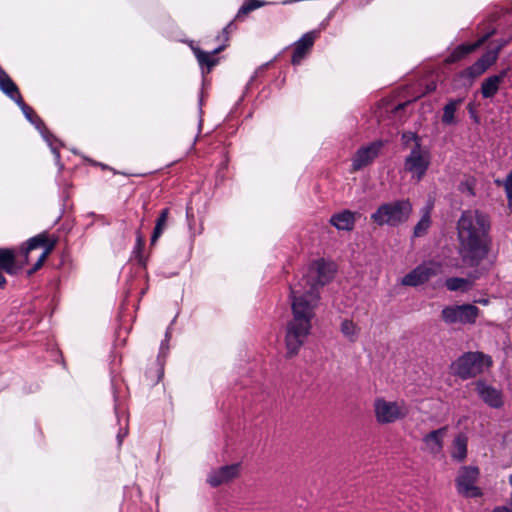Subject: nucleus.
<instances>
[{
    "label": "nucleus",
    "instance_id": "nucleus-1",
    "mask_svg": "<svg viewBox=\"0 0 512 512\" xmlns=\"http://www.w3.org/2000/svg\"><path fill=\"white\" fill-rule=\"evenodd\" d=\"M491 223L487 214L479 210H465L456 224L458 254L468 267H477L487 258L492 239Z\"/></svg>",
    "mask_w": 512,
    "mask_h": 512
},
{
    "label": "nucleus",
    "instance_id": "nucleus-2",
    "mask_svg": "<svg viewBox=\"0 0 512 512\" xmlns=\"http://www.w3.org/2000/svg\"><path fill=\"white\" fill-rule=\"evenodd\" d=\"M293 318L287 323L285 345L287 357L296 356L304 345L312 328V319L317 308V296L303 294L299 289L290 294Z\"/></svg>",
    "mask_w": 512,
    "mask_h": 512
},
{
    "label": "nucleus",
    "instance_id": "nucleus-3",
    "mask_svg": "<svg viewBox=\"0 0 512 512\" xmlns=\"http://www.w3.org/2000/svg\"><path fill=\"white\" fill-rule=\"evenodd\" d=\"M57 238H50L46 233H40L26 242L17 253L12 249L0 248V269L8 274H15L35 258V263L28 271L31 275L40 269L47 256L53 251Z\"/></svg>",
    "mask_w": 512,
    "mask_h": 512
},
{
    "label": "nucleus",
    "instance_id": "nucleus-4",
    "mask_svg": "<svg viewBox=\"0 0 512 512\" xmlns=\"http://www.w3.org/2000/svg\"><path fill=\"white\" fill-rule=\"evenodd\" d=\"M335 272L336 268L333 263L318 259L309 266L307 273L299 281L290 285V294L293 295L294 288L299 289L305 295L308 293L316 294L318 305L320 300L319 288L328 284L333 279Z\"/></svg>",
    "mask_w": 512,
    "mask_h": 512
},
{
    "label": "nucleus",
    "instance_id": "nucleus-5",
    "mask_svg": "<svg viewBox=\"0 0 512 512\" xmlns=\"http://www.w3.org/2000/svg\"><path fill=\"white\" fill-rule=\"evenodd\" d=\"M412 211L410 200L398 199L381 204L370 218L378 226L398 227L408 221Z\"/></svg>",
    "mask_w": 512,
    "mask_h": 512
},
{
    "label": "nucleus",
    "instance_id": "nucleus-6",
    "mask_svg": "<svg viewBox=\"0 0 512 512\" xmlns=\"http://www.w3.org/2000/svg\"><path fill=\"white\" fill-rule=\"evenodd\" d=\"M373 412L379 425H389L404 420L409 414V407L403 400L377 397L373 401Z\"/></svg>",
    "mask_w": 512,
    "mask_h": 512
},
{
    "label": "nucleus",
    "instance_id": "nucleus-7",
    "mask_svg": "<svg viewBox=\"0 0 512 512\" xmlns=\"http://www.w3.org/2000/svg\"><path fill=\"white\" fill-rule=\"evenodd\" d=\"M491 365L492 359L489 355L482 352H467L453 362L451 368L454 375L466 380L477 376Z\"/></svg>",
    "mask_w": 512,
    "mask_h": 512
},
{
    "label": "nucleus",
    "instance_id": "nucleus-8",
    "mask_svg": "<svg viewBox=\"0 0 512 512\" xmlns=\"http://www.w3.org/2000/svg\"><path fill=\"white\" fill-rule=\"evenodd\" d=\"M479 315V308L472 304L450 305L441 311L442 320L446 324H474Z\"/></svg>",
    "mask_w": 512,
    "mask_h": 512
},
{
    "label": "nucleus",
    "instance_id": "nucleus-9",
    "mask_svg": "<svg viewBox=\"0 0 512 512\" xmlns=\"http://www.w3.org/2000/svg\"><path fill=\"white\" fill-rule=\"evenodd\" d=\"M429 165V152L421 147V143H416L405 159V170L410 172L419 181L425 175Z\"/></svg>",
    "mask_w": 512,
    "mask_h": 512
},
{
    "label": "nucleus",
    "instance_id": "nucleus-10",
    "mask_svg": "<svg viewBox=\"0 0 512 512\" xmlns=\"http://www.w3.org/2000/svg\"><path fill=\"white\" fill-rule=\"evenodd\" d=\"M479 476V469L472 466H464L460 469L455 480L459 494L467 498L480 497L482 492L476 482Z\"/></svg>",
    "mask_w": 512,
    "mask_h": 512
},
{
    "label": "nucleus",
    "instance_id": "nucleus-11",
    "mask_svg": "<svg viewBox=\"0 0 512 512\" xmlns=\"http://www.w3.org/2000/svg\"><path fill=\"white\" fill-rule=\"evenodd\" d=\"M441 265L440 263L428 261L418 265L411 272L406 274L402 280L401 284L405 286L416 287L421 284H424L432 277L436 276L440 273Z\"/></svg>",
    "mask_w": 512,
    "mask_h": 512
},
{
    "label": "nucleus",
    "instance_id": "nucleus-12",
    "mask_svg": "<svg viewBox=\"0 0 512 512\" xmlns=\"http://www.w3.org/2000/svg\"><path fill=\"white\" fill-rule=\"evenodd\" d=\"M383 146L384 142L377 140L359 148L352 158L353 171H359L371 164L377 158Z\"/></svg>",
    "mask_w": 512,
    "mask_h": 512
},
{
    "label": "nucleus",
    "instance_id": "nucleus-13",
    "mask_svg": "<svg viewBox=\"0 0 512 512\" xmlns=\"http://www.w3.org/2000/svg\"><path fill=\"white\" fill-rule=\"evenodd\" d=\"M189 45H190V48H191L194 56L197 59V62L199 64L203 74L210 73V71L213 69V67H215L218 64L219 58L216 57V54L223 51L227 46V44L224 43V44L218 46L217 48H215L214 50H212L211 52H205L202 49H200L199 47L195 46L193 44V41H191Z\"/></svg>",
    "mask_w": 512,
    "mask_h": 512
},
{
    "label": "nucleus",
    "instance_id": "nucleus-14",
    "mask_svg": "<svg viewBox=\"0 0 512 512\" xmlns=\"http://www.w3.org/2000/svg\"><path fill=\"white\" fill-rule=\"evenodd\" d=\"M239 469V464L222 466L210 472L207 482L212 487H218L222 484L228 483L239 475Z\"/></svg>",
    "mask_w": 512,
    "mask_h": 512
},
{
    "label": "nucleus",
    "instance_id": "nucleus-15",
    "mask_svg": "<svg viewBox=\"0 0 512 512\" xmlns=\"http://www.w3.org/2000/svg\"><path fill=\"white\" fill-rule=\"evenodd\" d=\"M316 39V32L305 33L298 41L294 43L291 63L299 65L312 48Z\"/></svg>",
    "mask_w": 512,
    "mask_h": 512
},
{
    "label": "nucleus",
    "instance_id": "nucleus-16",
    "mask_svg": "<svg viewBox=\"0 0 512 512\" xmlns=\"http://www.w3.org/2000/svg\"><path fill=\"white\" fill-rule=\"evenodd\" d=\"M476 391L479 397L490 407L497 409L503 406L501 391L486 384L484 381L476 383Z\"/></svg>",
    "mask_w": 512,
    "mask_h": 512
},
{
    "label": "nucleus",
    "instance_id": "nucleus-17",
    "mask_svg": "<svg viewBox=\"0 0 512 512\" xmlns=\"http://www.w3.org/2000/svg\"><path fill=\"white\" fill-rule=\"evenodd\" d=\"M357 213L344 209L338 213H335L330 218V224L337 230L341 231H352L355 226Z\"/></svg>",
    "mask_w": 512,
    "mask_h": 512
},
{
    "label": "nucleus",
    "instance_id": "nucleus-18",
    "mask_svg": "<svg viewBox=\"0 0 512 512\" xmlns=\"http://www.w3.org/2000/svg\"><path fill=\"white\" fill-rule=\"evenodd\" d=\"M491 35L492 33L485 34L476 42L471 44L458 45L448 56L447 61L449 63H454L465 58L467 55H469L470 53L478 49L480 46H482L490 38Z\"/></svg>",
    "mask_w": 512,
    "mask_h": 512
},
{
    "label": "nucleus",
    "instance_id": "nucleus-19",
    "mask_svg": "<svg viewBox=\"0 0 512 512\" xmlns=\"http://www.w3.org/2000/svg\"><path fill=\"white\" fill-rule=\"evenodd\" d=\"M508 74V69H503L499 74L491 75L481 84V95L483 98H493L499 91L500 84Z\"/></svg>",
    "mask_w": 512,
    "mask_h": 512
},
{
    "label": "nucleus",
    "instance_id": "nucleus-20",
    "mask_svg": "<svg viewBox=\"0 0 512 512\" xmlns=\"http://www.w3.org/2000/svg\"><path fill=\"white\" fill-rule=\"evenodd\" d=\"M447 428L442 427L437 430H433L423 437V443L425 449L434 455L440 454L443 449V438L446 434Z\"/></svg>",
    "mask_w": 512,
    "mask_h": 512
},
{
    "label": "nucleus",
    "instance_id": "nucleus-21",
    "mask_svg": "<svg viewBox=\"0 0 512 512\" xmlns=\"http://www.w3.org/2000/svg\"><path fill=\"white\" fill-rule=\"evenodd\" d=\"M463 98L449 99L443 107V115L441 121L444 125H455L457 123L455 113L463 103Z\"/></svg>",
    "mask_w": 512,
    "mask_h": 512
},
{
    "label": "nucleus",
    "instance_id": "nucleus-22",
    "mask_svg": "<svg viewBox=\"0 0 512 512\" xmlns=\"http://www.w3.org/2000/svg\"><path fill=\"white\" fill-rule=\"evenodd\" d=\"M477 276H474L473 279L470 278H461V277H450L445 280V287L449 291H461L466 292L470 290L473 286L474 280Z\"/></svg>",
    "mask_w": 512,
    "mask_h": 512
},
{
    "label": "nucleus",
    "instance_id": "nucleus-23",
    "mask_svg": "<svg viewBox=\"0 0 512 512\" xmlns=\"http://www.w3.org/2000/svg\"><path fill=\"white\" fill-rule=\"evenodd\" d=\"M0 89L14 102L22 97L16 84L5 72L0 74Z\"/></svg>",
    "mask_w": 512,
    "mask_h": 512
},
{
    "label": "nucleus",
    "instance_id": "nucleus-24",
    "mask_svg": "<svg viewBox=\"0 0 512 512\" xmlns=\"http://www.w3.org/2000/svg\"><path fill=\"white\" fill-rule=\"evenodd\" d=\"M169 214V208H164L160 211L159 216L155 223L153 233L151 235V245H154L157 242V240L160 238L162 233L167 228Z\"/></svg>",
    "mask_w": 512,
    "mask_h": 512
},
{
    "label": "nucleus",
    "instance_id": "nucleus-25",
    "mask_svg": "<svg viewBox=\"0 0 512 512\" xmlns=\"http://www.w3.org/2000/svg\"><path fill=\"white\" fill-rule=\"evenodd\" d=\"M431 226V207L426 206L423 209L422 216L417 224L414 226L413 236L422 237L424 236Z\"/></svg>",
    "mask_w": 512,
    "mask_h": 512
},
{
    "label": "nucleus",
    "instance_id": "nucleus-26",
    "mask_svg": "<svg viewBox=\"0 0 512 512\" xmlns=\"http://www.w3.org/2000/svg\"><path fill=\"white\" fill-rule=\"evenodd\" d=\"M340 331L350 342H355L359 335V327L349 319H344L341 322Z\"/></svg>",
    "mask_w": 512,
    "mask_h": 512
},
{
    "label": "nucleus",
    "instance_id": "nucleus-27",
    "mask_svg": "<svg viewBox=\"0 0 512 512\" xmlns=\"http://www.w3.org/2000/svg\"><path fill=\"white\" fill-rule=\"evenodd\" d=\"M265 5V2L260 0H247L238 10L235 19H240L241 17L247 15L251 11L260 8Z\"/></svg>",
    "mask_w": 512,
    "mask_h": 512
},
{
    "label": "nucleus",
    "instance_id": "nucleus-28",
    "mask_svg": "<svg viewBox=\"0 0 512 512\" xmlns=\"http://www.w3.org/2000/svg\"><path fill=\"white\" fill-rule=\"evenodd\" d=\"M485 71L484 67L476 61L461 72V77L472 80L483 74Z\"/></svg>",
    "mask_w": 512,
    "mask_h": 512
},
{
    "label": "nucleus",
    "instance_id": "nucleus-29",
    "mask_svg": "<svg viewBox=\"0 0 512 512\" xmlns=\"http://www.w3.org/2000/svg\"><path fill=\"white\" fill-rule=\"evenodd\" d=\"M454 446L456 448V453L453 454V457L459 461H462L467 454L466 439L460 436L456 437L454 439Z\"/></svg>",
    "mask_w": 512,
    "mask_h": 512
},
{
    "label": "nucleus",
    "instance_id": "nucleus-30",
    "mask_svg": "<svg viewBox=\"0 0 512 512\" xmlns=\"http://www.w3.org/2000/svg\"><path fill=\"white\" fill-rule=\"evenodd\" d=\"M15 103L20 107L27 120L31 123L36 124L37 121L41 122L40 118L34 113L33 109L23 101L22 97Z\"/></svg>",
    "mask_w": 512,
    "mask_h": 512
},
{
    "label": "nucleus",
    "instance_id": "nucleus-31",
    "mask_svg": "<svg viewBox=\"0 0 512 512\" xmlns=\"http://www.w3.org/2000/svg\"><path fill=\"white\" fill-rule=\"evenodd\" d=\"M498 59L497 51L488 50L485 52L477 61L487 70L491 67Z\"/></svg>",
    "mask_w": 512,
    "mask_h": 512
},
{
    "label": "nucleus",
    "instance_id": "nucleus-32",
    "mask_svg": "<svg viewBox=\"0 0 512 512\" xmlns=\"http://www.w3.org/2000/svg\"><path fill=\"white\" fill-rule=\"evenodd\" d=\"M143 249H144V240L141 235H138L136 238L133 254L135 259H137L138 263L141 265H145V258L143 257Z\"/></svg>",
    "mask_w": 512,
    "mask_h": 512
},
{
    "label": "nucleus",
    "instance_id": "nucleus-33",
    "mask_svg": "<svg viewBox=\"0 0 512 512\" xmlns=\"http://www.w3.org/2000/svg\"><path fill=\"white\" fill-rule=\"evenodd\" d=\"M504 188L508 199V205L509 207H512V170L506 177Z\"/></svg>",
    "mask_w": 512,
    "mask_h": 512
},
{
    "label": "nucleus",
    "instance_id": "nucleus-34",
    "mask_svg": "<svg viewBox=\"0 0 512 512\" xmlns=\"http://www.w3.org/2000/svg\"><path fill=\"white\" fill-rule=\"evenodd\" d=\"M401 139L405 146H407L410 142H414V145L416 143H420L419 137L417 136L416 133H413V132H404L402 134Z\"/></svg>",
    "mask_w": 512,
    "mask_h": 512
},
{
    "label": "nucleus",
    "instance_id": "nucleus-35",
    "mask_svg": "<svg viewBox=\"0 0 512 512\" xmlns=\"http://www.w3.org/2000/svg\"><path fill=\"white\" fill-rule=\"evenodd\" d=\"M236 28V26L234 25V22L231 21L229 22L222 30V35L225 39V42H227L229 40V34Z\"/></svg>",
    "mask_w": 512,
    "mask_h": 512
},
{
    "label": "nucleus",
    "instance_id": "nucleus-36",
    "mask_svg": "<svg viewBox=\"0 0 512 512\" xmlns=\"http://www.w3.org/2000/svg\"><path fill=\"white\" fill-rule=\"evenodd\" d=\"M168 337H169V334L168 332L166 333V339L164 341H162L161 345H160V352H159V358L162 356V355H166L167 351H168Z\"/></svg>",
    "mask_w": 512,
    "mask_h": 512
},
{
    "label": "nucleus",
    "instance_id": "nucleus-37",
    "mask_svg": "<svg viewBox=\"0 0 512 512\" xmlns=\"http://www.w3.org/2000/svg\"><path fill=\"white\" fill-rule=\"evenodd\" d=\"M496 42H497V45L492 50L497 51V55H499V52L509 43V40L501 39V40H497Z\"/></svg>",
    "mask_w": 512,
    "mask_h": 512
},
{
    "label": "nucleus",
    "instance_id": "nucleus-38",
    "mask_svg": "<svg viewBox=\"0 0 512 512\" xmlns=\"http://www.w3.org/2000/svg\"><path fill=\"white\" fill-rule=\"evenodd\" d=\"M127 434H128L127 428H121L119 430V432L117 434V440H118L119 446H121L123 439L127 436Z\"/></svg>",
    "mask_w": 512,
    "mask_h": 512
},
{
    "label": "nucleus",
    "instance_id": "nucleus-39",
    "mask_svg": "<svg viewBox=\"0 0 512 512\" xmlns=\"http://www.w3.org/2000/svg\"><path fill=\"white\" fill-rule=\"evenodd\" d=\"M493 512H512L508 507L506 506H500L496 507Z\"/></svg>",
    "mask_w": 512,
    "mask_h": 512
},
{
    "label": "nucleus",
    "instance_id": "nucleus-40",
    "mask_svg": "<svg viewBox=\"0 0 512 512\" xmlns=\"http://www.w3.org/2000/svg\"><path fill=\"white\" fill-rule=\"evenodd\" d=\"M478 302L483 304V305H487L488 304V300L487 299L479 300Z\"/></svg>",
    "mask_w": 512,
    "mask_h": 512
},
{
    "label": "nucleus",
    "instance_id": "nucleus-41",
    "mask_svg": "<svg viewBox=\"0 0 512 512\" xmlns=\"http://www.w3.org/2000/svg\"><path fill=\"white\" fill-rule=\"evenodd\" d=\"M435 88H436V85H435V84H432L431 86H429V90H430V91H433Z\"/></svg>",
    "mask_w": 512,
    "mask_h": 512
},
{
    "label": "nucleus",
    "instance_id": "nucleus-42",
    "mask_svg": "<svg viewBox=\"0 0 512 512\" xmlns=\"http://www.w3.org/2000/svg\"><path fill=\"white\" fill-rule=\"evenodd\" d=\"M469 109H470V112L473 113V110H472L473 106L472 105L469 106Z\"/></svg>",
    "mask_w": 512,
    "mask_h": 512
},
{
    "label": "nucleus",
    "instance_id": "nucleus-43",
    "mask_svg": "<svg viewBox=\"0 0 512 512\" xmlns=\"http://www.w3.org/2000/svg\"><path fill=\"white\" fill-rule=\"evenodd\" d=\"M371 0H364V2H370ZM359 2H363V0H359Z\"/></svg>",
    "mask_w": 512,
    "mask_h": 512
},
{
    "label": "nucleus",
    "instance_id": "nucleus-44",
    "mask_svg": "<svg viewBox=\"0 0 512 512\" xmlns=\"http://www.w3.org/2000/svg\"><path fill=\"white\" fill-rule=\"evenodd\" d=\"M510 209L512 210V206L510 207Z\"/></svg>",
    "mask_w": 512,
    "mask_h": 512
}]
</instances>
